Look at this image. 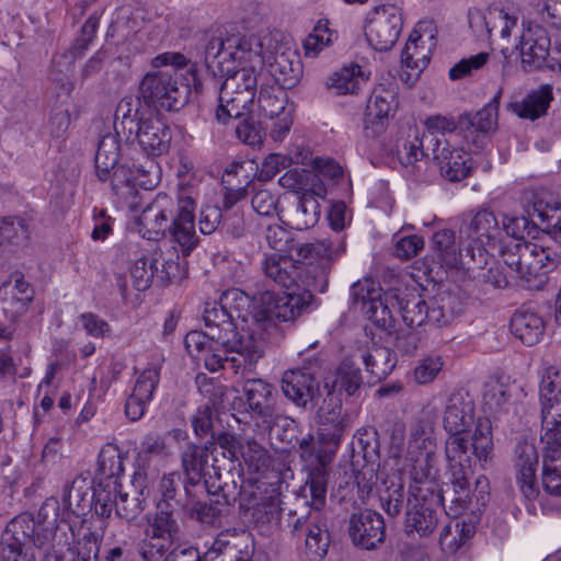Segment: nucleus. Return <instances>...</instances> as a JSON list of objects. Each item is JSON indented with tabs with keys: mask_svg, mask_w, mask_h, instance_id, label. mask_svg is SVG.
Wrapping results in <instances>:
<instances>
[{
	"mask_svg": "<svg viewBox=\"0 0 561 561\" xmlns=\"http://www.w3.org/2000/svg\"><path fill=\"white\" fill-rule=\"evenodd\" d=\"M197 54L213 80L225 78L222 84L255 95L256 65L262 64L261 44L255 38L229 34L226 28L211 30L201 37Z\"/></svg>",
	"mask_w": 561,
	"mask_h": 561,
	"instance_id": "f257e3e1",
	"label": "nucleus"
},
{
	"mask_svg": "<svg viewBox=\"0 0 561 561\" xmlns=\"http://www.w3.org/2000/svg\"><path fill=\"white\" fill-rule=\"evenodd\" d=\"M344 251L340 240L329 239L313 243H301L297 255L309 262L294 260L289 255L273 254L267 256L262 265L266 277L287 290L325 293L329 274L334 260Z\"/></svg>",
	"mask_w": 561,
	"mask_h": 561,
	"instance_id": "f03ea898",
	"label": "nucleus"
},
{
	"mask_svg": "<svg viewBox=\"0 0 561 561\" xmlns=\"http://www.w3.org/2000/svg\"><path fill=\"white\" fill-rule=\"evenodd\" d=\"M526 217H506L503 230L512 237L506 241L500 254L513 277L525 288L542 289L547 284V274L560 264V254L556 249L526 241L524 232L528 229Z\"/></svg>",
	"mask_w": 561,
	"mask_h": 561,
	"instance_id": "7ed1b4c3",
	"label": "nucleus"
},
{
	"mask_svg": "<svg viewBox=\"0 0 561 561\" xmlns=\"http://www.w3.org/2000/svg\"><path fill=\"white\" fill-rule=\"evenodd\" d=\"M196 197L190 188L181 187L178 193V207L167 194H158L138 218V231L148 240H158L169 232L171 239L181 247L183 255H188L197 245L194 211Z\"/></svg>",
	"mask_w": 561,
	"mask_h": 561,
	"instance_id": "20e7f679",
	"label": "nucleus"
},
{
	"mask_svg": "<svg viewBox=\"0 0 561 561\" xmlns=\"http://www.w3.org/2000/svg\"><path fill=\"white\" fill-rule=\"evenodd\" d=\"M472 453L466 451L463 443L455 437L445 447L446 459L450 472V481L456 497L453 505H447L446 514L458 517L471 502L470 478L473 460L486 462L493 450L492 424L488 417H478L472 435Z\"/></svg>",
	"mask_w": 561,
	"mask_h": 561,
	"instance_id": "39448f33",
	"label": "nucleus"
},
{
	"mask_svg": "<svg viewBox=\"0 0 561 561\" xmlns=\"http://www.w3.org/2000/svg\"><path fill=\"white\" fill-rule=\"evenodd\" d=\"M203 319L211 341L224 351L236 353L230 358V368L236 374H251L264 356L263 337L254 332L239 333L233 317L217 301L206 302Z\"/></svg>",
	"mask_w": 561,
	"mask_h": 561,
	"instance_id": "423d86ee",
	"label": "nucleus"
},
{
	"mask_svg": "<svg viewBox=\"0 0 561 561\" xmlns=\"http://www.w3.org/2000/svg\"><path fill=\"white\" fill-rule=\"evenodd\" d=\"M54 538L51 528L35 522L31 514H20L10 520L2 534L3 558L7 561L48 559L53 556Z\"/></svg>",
	"mask_w": 561,
	"mask_h": 561,
	"instance_id": "0eeeda50",
	"label": "nucleus"
},
{
	"mask_svg": "<svg viewBox=\"0 0 561 561\" xmlns=\"http://www.w3.org/2000/svg\"><path fill=\"white\" fill-rule=\"evenodd\" d=\"M297 497V505H302L300 513L290 512L289 526L297 537H305L306 553L310 559H322L330 546V534L327 518L321 510L325 505L327 494L321 505L316 504L313 493L308 489Z\"/></svg>",
	"mask_w": 561,
	"mask_h": 561,
	"instance_id": "6e6552de",
	"label": "nucleus"
},
{
	"mask_svg": "<svg viewBox=\"0 0 561 561\" xmlns=\"http://www.w3.org/2000/svg\"><path fill=\"white\" fill-rule=\"evenodd\" d=\"M213 469L217 482L205 480L204 488L213 497L209 502H202L198 496L194 497L184 515L203 526L220 527L222 518L229 514L230 507L239 496H244L245 492L239 489L233 479L230 482L228 481L231 478L230 471L222 479L221 473L215 466H213Z\"/></svg>",
	"mask_w": 561,
	"mask_h": 561,
	"instance_id": "1a4fd4ad",
	"label": "nucleus"
},
{
	"mask_svg": "<svg viewBox=\"0 0 561 561\" xmlns=\"http://www.w3.org/2000/svg\"><path fill=\"white\" fill-rule=\"evenodd\" d=\"M139 93L151 110L179 111L188 100L190 87L180 81L175 69H160L142 78Z\"/></svg>",
	"mask_w": 561,
	"mask_h": 561,
	"instance_id": "9d476101",
	"label": "nucleus"
},
{
	"mask_svg": "<svg viewBox=\"0 0 561 561\" xmlns=\"http://www.w3.org/2000/svg\"><path fill=\"white\" fill-rule=\"evenodd\" d=\"M313 291H287L276 295L266 290L260 294L259 304L254 307L253 320L261 330L276 328V322L293 321L309 308Z\"/></svg>",
	"mask_w": 561,
	"mask_h": 561,
	"instance_id": "9b49d317",
	"label": "nucleus"
},
{
	"mask_svg": "<svg viewBox=\"0 0 561 561\" xmlns=\"http://www.w3.org/2000/svg\"><path fill=\"white\" fill-rule=\"evenodd\" d=\"M180 538L181 527L176 517L154 513L137 542V551L144 561H161Z\"/></svg>",
	"mask_w": 561,
	"mask_h": 561,
	"instance_id": "f8f14e48",
	"label": "nucleus"
},
{
	"mask_svg": "<svg viewBox=\"0 0 561 561\" xmlns=\"http://www.w3.org/2000/svg\"><path fill=\"white\" fill-rule=\"evenodd\" d=\"M346 431L324 425H320L318 430L317 463L309 470L306 485L301 489V492H306L308 489L313 493L317 505H321L324 501L329 476L328 466L333 460Z\"/></svg>",
	"mask_w": 561,
	"mask_h": 561,
	"instance_id": "ddd939ff",
	"label": "nucleus"
},
{
	"mask_svg": "<svg viewBox=\"0 0 561 561\" xmlns=\"http://www.w3.org/2000/svg\"><path fill=\"white\" fill-rule=\"evenodd\" d=\"M444 496L427 489L415 490L407 499L404 528L408 534L416 533L420 537L431 535L439 520V508Z\"/></svg>",
	"mask_w": 561,
	"mask_h": 561,
	"instance_id": "4468645a",
	"label": "nucleus"
},
{
	"mask_svg": "<svg viewBox=\"0 0 561 561\" xmlns=\"http://www.w3.org/2000/svg\"><path fill=\"white\" fill-rule=\"evenodd\" d=\"M403 20L400 9L393 4L375 7L367 15L365 36L378 51H387L397 43Z\"/></svg>",
	"mask_w": 561,
	"mask_h": 561,
	"instance_id": "2eb2a0df",
	"label": "nucleus"
},
{
	"mask_svg": "<svg viewBox=\"0 0 561 561\" xmlns=\"http://www.w3.org/2000/svg\"><path fill=\"white\" fill-rule=\"evenodd\" d=\"M539 404L542 435L561 432V371L556 366L541 371Z\"/></svg>",
	"mask_w": 561,
	"mask_h": 561,
	"instance_id": "dca6fc26",
	"label": "nucleus"
},
{
	"mask_svg": "<svg viewBox=\"0 0 561 561\" xmlns=\"http://www.w3.org/2000/svg\"><path fill=\"white\" fill-rule=\"evenodd\" d=\"M517 47L526 70L540 69L543 66L551 69L558 67L552 60L551 36L542 25L529 23L523 30Z\"/></svg>",
	"mask_w": 561,
	"mask_h": 561,
	"instance_id": "f3484780",
	"label": "nucleus"
},
{
	"mask_svg": "<svg viewBox=\"0 0 561 561\" xmlns=\"http://www.w3.org/2000/svg\"><path fill=\"white\" fill-rule=\"evenodd\" d=\"M474 400L468 392L459 390L449 396L443 416L444 428L450 434L446 444L457 437L463 443L466 451L472 453V440L469 442L462 434L474 423Z\"/></svg>",
	"mask_w": 561,
	"mask_h": 561,
	"instance_id": "a211bd4d",
	"label": "nucleus"
},
{
	"mask_svg": "<svg viewBox=\"0 0 561 561\" xmlns=\"http://www.w3.org/2000/svg\"><path fill=\"white\" fill-rule=\"evenodd\" d=\"M306 360L308 365L286 370L282 377L284 396L300 408H306L309 402L318 405L321 397L319 382L314 377V366L318 360L311 358Z\"/></svg>",
	"mask_w": 561,
	"mask_h": 561,
	"instance_id": "6ab92c4d",
	"label": "nucleus"
},
{
	"mask_svg": "<svg viewBox=\"0 0 561 561\" xmlns=\"http://www.w3.org/2000/svg\"><path fill=\"white\" fill-rule=\"evenodd\" d=\"M161 499L157 504L156 513H165L175 516L176 511L185 514L194 497L202 493L197 485H191L190 481L182 479L178 472L164 474L159 483Z\"/></svg>",
	"mask_w": 561,
	"mask_h": 561,
	"instance_id": "aec40b11",
	"label": "nucleus"
},
{
	"mask_svg": "<svg viewBox=\"0 0 561 561\" xmlns=\"http://www.w3.org/2000/svg\"><path fill=\"white\" fill-rule=\"evenodd\" d=\"M275 398L273 386L263 379L248 378L242 383L240 399L244 400L247 411L261 420L266 427H272L278 419Z\"/></svg>",
	"mask_w": 561,
	"mask_h": 561,
	"instance_id": "412c9836",
	"label": "nucleus"
},
{
	"mask_svg": "<svg viewBox=\"0 0 561 561\" xmlns=\"http://www.w3.org/2000/svg\"><path fill=\"white\" fill-rule=\"evenodd\" d=\"M501 227L495 214L489 209H480L473 215H467L460 226L461 238L468 245L479 249L494 248L501 234Z\"/></svg>",
	"mask_w": 561,
	"mask_h": 561,
	"instance_id": "4be33fe9",
	"label": "nucleus"
},
{
	"mask_svg": "<svg viewBox=\"0 0 561 561\" xmlns=\"http://www.w3.org/2000/svg\"><path fill=\"white\" fill-rule=\"evenodd\" d=\"M133 135L148 157L167 153L172 139L170 127L153 111L147 117H140Z\"/></svg>",
	"mask_w": 561,
	"mask_h": 561,
	"instance_id": "5701e85b",
	"label": "nucleus"
},
{
	"mask_svg": "<svg viewBox=\"0 0 561 561\" xmlns=\"http://www.w3.org/2000/svg\"><path fill=\"white\" fill-rule=\"evenodd\" d=\"M35 298V289L21 272H13L0 286L3 312L13 321L28 311Z\"/></svg>",
	"mask_w": 561,
	"mask_h": 561,
	"instance_id": "b1692460",
	"label": "nucleus"
},
{
	"mask_svg": "<svg viewBox=\"0 0 561 561\" xmlns=\"http://www.w3.org/2000/svg\"><path fill=\"white\" fill-rule=\"evenodd\" d=\"M539 466V454L533 442L519 440L515 447L516 481L524 494L529 500L540 496V489L537 480Z\"/></svg>",
	"mask_w": 561,
	"mask_h": 561,
	"instance_id": "393cba45",
	"label": "nucleus"
},
{
	"mask_svg": "<svg viewBox=\"0 0 561 561\" xmlns=\"http://www.w3.org/2000/svg\"><path fill=\"white\" fill-rule=\"evenodd\" d=\"M348 534L355 546L366 550L375 549L385 539L383 517L371 510L353 514L350 518Z\"/></svg>",
	"mask_w": 561,
	"mask_h": 561,
	"instance_id": "a878e982",
	"label": "nucleus"
},
{
	"mask_svg": "<svg viewBox=\"0 0 561 561\" xmlns=\"http://www.w3.org/2000/svg\"><path fill=\"white\" fill-rule=\"evenodd\" d=\"M185 348L188 354L204 362L205 367L209 371H218L225 368V364L230 367V358L236 353L224 351L222 346H218L211 341L209 331H191L184 339Z\"/></svg>",
	"mask_w": 561,
	"mask_h": 561,
	"instance_id": "bb28decb",
	"label": "nucleus"
},
{
	"mask_svg": "<svg viewBox=\"0 0 561 561\" xmlns=\"http://www.w3.org/2000/svg\"><path fill=\"white\" fill-rule=\"evenodd\" d=\"M239 489L245 492L244 496H239L240 507L244 508L251 520L256 527L274 529L277 528L280 523V501L277 494L260 495L256 496L254 492L250 493L243 485Z\"/></svg>",
	"mask_w": 561,
	"mask_h": 561,
	"instance_id": "cd10ccee",
	"label": "nucleus"
},
{
	"mask_svg": "<svg viewBox=\"0 0 561 561\" xmlns=\"http://www.w3.org/2000/svg\"><path fill=\"white\" fill-rule=\"evenodd\" d=\"M546 444L542 456L541 488L547 495L561 497V432L541 435Z\"/></svg>",
	"mask_w": 561,
	"mask_h": 561,
	"instance_id": "c85d7f7f",
	"label": "nucleus"
},
{
	"mask_svg": "<svg viewBox=\"0 0 561 561\" xmlns=\"http://www.w3.org/2000/svg\"><path fill=\"white\" fill-rule=\"evenodd\" d=\"M436 450H417L416 453L407 451L405 461L410 468V494H415V490L427 489L428 491L439 492V485L436 481L435 470Z\"/></svg>",
	"mask_w": 561,
	"mask_h": 561,
	"instance_id": "c756f323",
	"label": "nucleus"
},
{
	"mask_svg": "<svg viewBox=\"0 0 561 561\" xmlns=\"http://www.w3.org/2000/svg\"><path fill=\"white\" fill-rule=\"evenodd\" d=\"M432 156L442 176L450 182L466 179L471 171L469 153L461 148L451 147L449 142H445L440 147L439 145L433 147Z\"/></svg>",
	"mask_w": 561,
	"mask_h": 561,
	"instance_id": "7c9ffc66",
	"label": "nucleus"
},
{
	"mask_svg": "<svg viewBox=\"0 0 561 561\" xmlns=\"http://www.w3.org/2000/svg\"><path fill=\"white\" fill-rule=\"evenodd\" d=\"M254 547L250 535H220L204 554V561H251Z\"/></svg>",
	"mask_w": 561,
	"mask_h": 561,
	"instance_id": "2f4dec72",
	"label": "nucleus"
},
{
	"mask_svg": "<svg viewBox=\"0 0 561 561\" xmlns=\"http://www.w3.org/2000/svg\"><path fill=\"white\" fill-rule=\"evenodd\" d=\"M478 282L490 284L494 288H506L510 284L508 276L503 272L493 254L488 249H479L471 252V256L465 261V266Z\"/></svg>",
	"mask_w": 561,
	"mask_h": 561,
	"instance_id": "473e14b6",
	"label": "nucleus"
},
{
	"mask_svg": "<svg viewBox=\"0 0 561 561\" xmlns=\"http://www.w3.org/2000/svg\"><path fill=\"white\" fill-rule=\"evenodd\" d=\"M387 300L398 308L403 322L409 328H417L426 323V300L415 289H390L387 291Z\"/></svg>",
	"mask_w": 561,
	"mask_h": 561,
	"instance_id": "72a5a7b5",
	"label": "nucleus"
},
{
	"mask_svg": "<svg viewBox=\"0 0 561 561\" xmlns=\"http://www.w3.org/2000/svg\"><path fill=\"white\" fill-rule=\"evenodd\" d=\"M435 26L432 21H421L416 24L415 28L411 32L408 43L405 44L402 54L401 61L404 67L411 69L414 73L403 72L401 79L409 84H413L419 75L427 67L430 62V56L422 55V57L414 59V55L411 54V48L417 49V43H423V37L427 36L430 41L435 38Z\"/></svg>",
	"mask_w": 561,
	"mask_h": 561,
	"instance_id": "f704fd0d",
	"label": "nucleus"
},
{
	"mask_svg": "<svg viewBox=\"0 0 561 561\" xmlns=\"http://www.w3.org/2000/svg\"><path fill=\"white\" fill-rule=\"evenodd\" d=\"M220 83L218 89V106L216 119L218 123L227 124L230 119L241 118L250 112L254 101V94L242 92L241 89H233Z\"/></svg>",
	"mask_w": 561,
	"mask_h": 561,
	"instance_id": "c9c22d12",
	"label": "nucleus"
},
{
	"mask_svg": "<svg viewBox=\"0 0 561 561\" xmlns=\"http://www.w3.org/2000/svg\"><path fill=\"white\" fill-rule=\"evenodd\" d=\"M209 446H203L193 443H187L181 453V463L185 479L190 481L191 485H197L199 491L203 492L205 488L206 468L208 465ZM217 482L216 477L209 476V481Z\"/></svg>",
	"mask_w": 561,
	"mask_h": 561,
	"instance_id": "e433bc0d",
	"label": "nucleus"
},
{
	"mask_svg": "<svg viewBox=\"0 0 561 561\" xmlns=\"http://www.w3.org/2000/svg\"><path fill=\"white\" fill-rule=\"evenodd\" d=\"M510 328L511 332L527 346L537 344L545 332L541 317L525 308L515 311Z\"/></svg>",
	"mask_w": 561,
	"mask_h": 561,
	"instance_id": "4c0bfd02",
	"label": "nucleus"
},
{
	"mask_svg": "<svg viewBox=\"0 0 561 561\" xmlns=\"http://www.w3.org/2000/svg\"><path fill=\"white\" fill-rule=\"evenodd\" d=\"M433 244L437 251L442 265L448 268H463L465 261L471 256L474 248L467 245L457 251L455 234L451 230L444 229L433 236Z\"/></svg>",
	"mask_w": 561,
	"mask_h": 561,
	"instance_id": "58836bf2",
	"label": "nucleus"
},
{
	"mask_svg": "<svg viewBox=\"0 0 561 561\" xmlns=\"http://www.w3.org/2000/svg\"><path fill=\"white\" fill-rule=\"evenodd\" d=\"M119 157L118 131L116 134L107 133L103 135L98 144L94 158L95 174L101 182L108 180L110 171L119 164Z\"/></svg>",
	"mask_w": 561,
	"mask_h": 561,
	"instance_id": "ea45409f",
	"label": "nucleus"
},
{
	"mask_svg": "<svg viewBox=\"0 0 561 561\" xmlns=\"http://www.w3.org/2000/svg\"><path fill=\"white\" fill-rule=\"evenodd\" d=\"M271 72L276 81L284 88H293L302 76V65L295 50H276L274 60L271 62Z\"/></svg>",
	"mask_w": 561,
	"mask_h": 561,
	"instance_id": "a19ab883",
	"label": "nucleus"
},
{
	"mask_svg": "<svg viewBox=\"0 0 561 561\" xmlns=\"http://www.w3.org/2000/svg\"><path fill=\"white\" fill-rule=\"evenodd\" d=\"M398 107L397 93L393 89L379 85L374 89L366 106V122H378L381 125Z\"/></svg>",
	"mask_w": 561,
	"mask_h": 561,
	"instance_id": "79ce46f5",
	"label": "nucleus"
},
{
	"mask_svg": "<svg viewBox=\"0 0 561 561\" xmlns=\"http://www.w3.org/2000/svg\"><path fill=\"white\" fill-rule=\"evenodd\" d=\"M439 145V141L432 134L415 135L412 139H405L397 147V156L403 167L416 168V162L432 152V148Z\"/></svg>",
	"mask_w": 561,
	"mask_h": 561,
	"instance_id": "37998d69",
	"label": "nucleus"
},
{
	"mask_svg": "<svg viewBox=\"0 0 561 561\" xmlns=\"http://www.w3.org/2000/svg\"><path fill=\"white\" fill-rule=\"evenodd\" d=\"M360 357L366 371L377 381L390 375L398 362L394 351L387 346L366 350Z\"/></svg>",
	"mask_w": 561,
	"mask_h": 561,
	"instance_id": "c03bdc74",
	"label": "nucleus"
},
{
	"mask_svg": "<svg viewBox=\"0 0 561 561\" xmlns=\"http://www.w3.org/2000/svg\"><path fill=\"white\" fill-rule=\"evenodd\" d=\"M552 100V88L543 84L531 91L523 101L516 102L513 111L522 118L535 121L547 113Z\"/></svg>",
	"mask_w": 561,
	"mask_h": 561,
	"instance_id": "a18cd8bd",
	"label": "nucleus"
},
{
	"mask_svg": "<svg viewBox=\"0 0 561 561\" xmlns=\"http://www.w3.org/2000/svg\"><path fill=\"white\" fill-rule=\"evenodd\" d=\"M142 104L144 101L139 94L123 98L116 106L115 118L116 121L121 119V122L115 123V129L117 130L121 126L123 131H128L127 138L134 134L140 117H147L152 112L149 107L147 110L142 108Z\"/></svg>",
	"mask_w": 561,
	"mask_h": 561,
	"instance_id": "49530a36",
	"label": "nucleus"
},
{
	"mask_svg": "<svg viewBox=\"0 0 561 561\" xmlns=\"http://www.w3.org/2000/svg\"><path fill=\"white\" fill-rule=\"evenodd\" d=\"M61 501L73 514L83 515L93 506V490L88 486L85 479H75L70 484H65Z\"/></svg>",
	"mask_w": 561,
	"mask_h": 561,
	"instance_id": "de8ad7c7",
	"label": "nucleus"
},
{
	"mask_svg": "<svg viewBox=\"0 0 561 561\" xmlns=\"http://www.w3.org/2000/svg\"><path fill=\"white\" fill-rule=\"evenodd\" d=\"M320 218V204L311 192L297 196L295 209L290 213L289 222L297 230L313 227Z\"/></svg>",
	"mask_w": 561,
	"mask_h": 561,
	"instance_id": "09e8293b",
	"label": "nucleus"
},
{
	"mask_svg": "<svg viewBox=\"0 0 561 561\" xmlns=\"http://www.w3.org/2000/svg\"><path fill=\"white\" fill-rule=\"evenodd\" d=\"M366 79L359 65L343 67L328 77L325 85L337 95L356 94Z\"/></svg>",
	"mask_w": 561,
	"mask_h": 561,
	"instance_id": "8fccbe9b",
	"label": "nucleus"
},
{
	"mask_svg": "<svg viewBox=\"0 0 561 561\" xmlns=\"http://www.w3.org/2000/svg\"><path fill=\"white\" fill-rule=\"evenodd\" d=\"M31 236L30 220L22 216H4L0 218V247H20Z\"/></svg>",
	"mask_w": 561,
	"mask_h": 561,
	"instance_id": "3c124183",
	"label": "nucleus"
},
{
	"mask_svg": "<svg viewBox=\"0 0 561 561\" xmlns=\"http://www.w3.org/2000/svg\"><path fill=\"white\" fill-rule=\"evenodd\" d=\"M474 534L476 525L471 519L468 522L456 520L454 531L451 523L443 527L439 533L438 543L444 551L453 553L471 539Z\"/></svg>",
	"mask_w": 561,
	"mask_h": 561,
	"instance_id": "603ef678",
	"label": "nucleus"
},
{
	"mask_svg": "<svg viewBox=\"0 0 561 561\" xmlns=\"http://www.w3.org/2000/svg\"><path fill=\"white\" fill-rule=\"evenodd\" d=\"M363 383L360 368L352 358H344L336 368L333 388H337L340 392H344L348 397H354Z\"/></svg>",
	"mask_w": 561,
	"mask_h": 561,
	"instance_id": "864d4df0",
	"label": "nucleus"
},
{
	"mask_svg": "<svg viewBox=\"0 0 561 561\" xmlns=\"http://www.w3.org/2000/svg\"><path fill=\"white\" fill-rule=\"evenodd\" d=\"M324 390L327 391V397L322 400L321 405L318 404L320 425L347 430L348 417L342 413L341 399L334 394L329 385L324 386Z\"/></svg>",
	"mask_w": 561,
	"mask_h": 561,
	"instance_id": "5fc2aeb1",
	"label": "nucleus"
},
{
	"mask_svg": "<svg viewBox=\"0 0 561 561\" xmlns=\"http://www.w3.org/2000/svg\"><path fill=\"white\" fill-rule=\"evenodd\" d=\"M390 300H387V291L383 297L380 295L371 301H365L363 312L377 328L381 329L388 334L394 332L396 321L391 312Z\"/></svg>",
	"mask_w": 561,
	"mask_h": 561,
	"instance_id": "6e6d98bb",
	"label": "nucleus"
},
{
	"mask_svg": "<svg viewBox=\"0 0 561 561\" xmlns=\"http://www.w3.org/2000/svg\"><path fill=\"white\" fill-rule=\"evenodd\" d=\"M534 224L540 225L542 230L552 234L554 238H561V205L553 203L549 204L543 201H538L534 204L533 213Z\"/></svg>",
	"mask_w": 561,
	"mask_h": 561,
	"instance_id": "4d7b16f0",
	"label": "nucleus"
},
{
	"mask_svg": "<svg viewBox=\"0 0 561 561\" xmlns=\"http://www.w3.org/2000/svg\"><path fill=\"white\" fill-rule=\"evenodd\" d=\"M457 298L449 293H440L435 297L431 298L430 302L426 301V322H431L436 325H446L457 314L455 305Z\"/></svg>",
	"mask_w": 561,
	"mask_h": 561,
	"instance_id": "13d9d810",
	"label": "nucleus"
},
{
	"mask_svg": "<svg viewBox=\"0 0 561 561\" xmlns=\"http://www.w3.org/2000/svg\"><path fill=\"white\" fill-rule=\"evenodd\" d=\"M121 492V483L115 480L99 481L93 489V506L96 515L110 517L113 507L116 508V502Z\"/></svg>",
	"mask_w": 561,
	"mask_h": 561,
	"instance_id": "bf43d9fd",
	"label": "nucleus"
},
{
	"mask_svg": "<svg viewBox=\"0 0 561 561\" xmlns=\"http://www.w3.org/2000/svg\"><path fill=\"white\" fill-rule=\"evenodd\" d=\"M123 472V459L118 447L113 444L103 446L98 458L99 481H118Z\"/></svg>",
	"mask_w": 561,
	"mask_h": 561,
	"instance_id": "052dcab7",
	"label": "nucleus"
},
{
	"mask_svg": "<svg viewBox=\"0 0 561 561\" xmlns=\"http://www.w3.org/2000/svg\"><path fill=\"white\" fill-rule=\"evenodd\" d=\"M257 106L261 121H266L275 115H282L283 112L291 111V108L287 106L284 92L278 88H261L257 98Z\"/></svg>",
	"mask_w": 561,
	"mask_h": 561,
	"instance_id": "680f3d73",
	"label": "nucleus"
},
{
	"mask_svg": "<svg viewBox=\"0 0 561 561\" xmlns=\"http://www.w3.org/2000/svg\"><path fill=\"white\" fill-rule=\"evenodd\" d=\"M90 43L91 38L78 39L71 48L55 55L51 60L53 79L62 81V77L71 72L76 59L84 54Z\"/></svg>",
	"mask_w": 561,
	"mask_h": 561,
	"instance_id": "e2e57ef3",
	"label": "nucleus"
},
{
	"mask_svg": "<svg viewBox=\"0 0 561 561\" xmlns=\"http://www.w3.org/2000/svg\"><path fill=\"white\" fill-rule=\"evenodd\" d=\"M158 264V253H152L150 256H141L135 261L130 268V276L135 289L144 291L150 287L153 278H157Z\"/></svg>",
	"mask_w": 561,
	"mask_h": 561,
	"instance_id": "0e129e2a",
	"label": "nucleus"
},
{
	"mask_svg": "<svg viewBox=\"0 0 561 561\" xmlns=\"http://www.w3.org/2000/svg\"><path fill=\"white\" fill-rule=\"evenodd\" d=\"M165 440L156 432H150L145 435L140 443L137 455L138 470L135 472V480H139L147 476L145 466L149 462L151 456H159L164 451Z\"/></svg>",
	"mask_w": 561,
	"mask_h": 561,
	"instance_id": "69168bd1",
	"label": "nucleus"
},
{
	"mask_svg": "<svg viewBox=\"0 0 561 561\" xmlns=\"http://www.w3.org/2000/svg\"><path fill=\"white\" fill-rule=\"evenodd\" d=\"M111 184L112 191L128 202L129 198H136V187L134 185L133 169L124 163L115 165L110 171V178L107 180Z\"/></svg>",
	"mask_w": 561,
	"mask_h": 561,
	"instance_id": "338daca9",
	"label": "nucleus"
},
{
	"mask_svg": "<svg viewBox=\"0 0 561 561\" xmlns=\"http://www.w3.org/2000/svg\"><path fill=\"white\" fill-rule=\"evenodd\" d=\"M232 317L247 320L245 312L251 306L250 297L238 288H229L222 293L218 301Z\"/></svg>",
	"mask_w": 561,
	"mask_h": 561,
	"instance_id": "774afa93",
	"label": "nucleus"
}]
</instances>
